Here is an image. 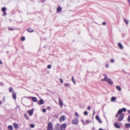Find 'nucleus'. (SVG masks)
Instances as JSON below:
<instances>
[{
    "mask_svg": "<svg viewBox=\"0 0 130 130\" xmlns=\"http://www.w3.org/2000/svg\"><path fill=\"white\" fill-rule=\"evenodd\" d=\"M104 80L105 81H107L108 83L110 85H111L113 84V82L112 80L110 78H108L107 76L105 77L104 78Z\"/></svg>",
    "mask_w": 130,
    "mask_h": 130,
    "instance_id": "f257e3e1",
    "label": "nucleus"
},
{
    "mask_svg": "<svg viewBox=\"0 0 130 130\" xmlns=\"http://www.w3.org/2000/svg\"><path fill=\"white\" fill-rule=\"evenodd\" d=\"M53 129V126L51 122H49L48 124L47 130H52Z\"/></svg>",
    "mask_w": 130,
    "mask_h": 130,
    "instance_id": "f03ea898",
    "label": "nucleus"
},
{
    "mask_svg": "<svg viewBox=\"0 0 130 130\" xmlns=\"http://www.w3.org/2000/svg\"><path fill=\"white\" fill-rule=\"evenodd\" d=\"M78 119L77 118H75L73 119L72 121V124L76 125L78 123Z\"/></svg>",
    "mask_w": 130,
    "mask_h": 130,
    "instance_id": "7ed1b4c3",
    "label": "nucleus"
},
{
    "mask_svg": "<svg viewBox=\"0 0 130 130\" xmlns=\"http://www.w3.org/2000/svg\"><path fill=\"white\" fill-rule=\"evenodd\" d=\"M67 127V125L66 123L63 124L61 125H60V130H64Z\"/></svg>",
    "mask_w": 130,
    "mask_h": 130,
    "instance_id": "20e7f679",
    "label": "nucleus"
},
{
    "mask_svg": "<svg viewBox=\"0 0 130 130\" xmlns=\"http://www.w3.org/2000/svg\"><path fill=\"white\" fill-rule=\"evenodd\" d=\"M60 127V125L59 124H56L54 126V130H59Z\"/></svg>",
    "mask_w": 130,
    "mask_h": 130,
    "instance_id": "39448f33",
    "label": "nucleus"
},
{
    "mask_svg": "<svg viewBox=\"0 0 130 130\" xmlns=\"http://www.w3.org/2000/svg\"><path fill=\"white\" fill-rule=\"evenodd\" d=\"M124 116V114L122 113L121 114L118 119V120L119 121H121L123 119Z\"/></svg>",
    "mask_w": 130,
    "mask_h": 130,
    "instance_id": "423d86ee",
    "label": "nucleus"
},
{
    "mask_svg": "<svg viewBox=\"0 0 130 130\" xmlns=\"http://www.w3.org/2000/svg\"><path fill=\"white\" fill-rule=\"evenodd\" d=\"M59 102L60 107H62L63 103L62 101L61 100V99L60 98H59Z\"/></svg>",
    "mask_w": 130,
    "mask_h": 130,
    "instance_id": "0eeeda50",
    "label": "nucleus"
},
{
    "mask_svg": "<svg viewBox=\"0 0 130 130\" xmlns=\"http://www.w3.org/2000/svg\"><path fill=\"white\" fill-rule=\"evenodd\" d=\"M65 116H61L59 119V121L60 122H61L62 121H64L65 120L66 118Z\"/></svg>",
    "mask_w": 130,
    "mask_h": 130,
    "instance_id": "6e6552de",
    "label": "nucleus"
},
{
    "mask_svg": "<svg viewBox=\"0 0 130 130\" xmlns=\"http://www.w3.org/2000/svg\"><path fill=\"white\" fill-rule=\"evenodd\" d=\"M95 119L97 120L99 123H102V121L101 120L100 118L98 115H97L95 117Z\"/></svg>",
    "mask_w": 130,
    "mask_h": 130,
    "instance_id": "1a4fd4ad",
    "label": "nucleus"
},
{
    "mask_svg": "<svg viewBox=\"0 0 130 130\" xmlns=\"http://www.w3.org/2000/svg\"><path fill=\"white\" fill-rule=\"evenodd\" d=\"M12 94L13 98L14 100H15L16 99V93L15 91H14L12 92Z\"/></svg>",
    "mask_w": 130,
    "mask_h": 130,
    "instance_id": "9d476101",
    "label": "nucleus"
},
{
    "mask_svg": "<svg viewBox=\"0 0 130 130\" xmlns=\"http://www.w3.org/2000/svg\"><path fill=\"white\" fill-rule=\"evenodd\" d=\"M29 98H32V101L34 102H36L37 101V98L35 97H29Z\"/></svg>",
    "mask_w": 130,
    "mask_h": 130,
    "instance_id": "9b49d317",
    "label": "nucleus"
},
{
    "mask_svg": "<svg viewBox=\"0 0 130 130\" xmlns=\"http://www.w3.org/2000/svg\"><path fill=\"white\" fill-rule=\"evenodd\" d=\"M33 109H32L31 110L29 111L28 113L30 116L32 115L33 114Z\"/></svg>",
    "mask_w": 130,
    "mask_h": 130,
    "instance_id": "f8f14e48",
    "label": "nucleus"
},
{
    "mask_svg": "<svg viewBox=\"0 0 130 130\" xmlns=\"http://www.w3.org/2000/svg\"><path fill=\"white\" fill-rule=\"evenodd\" d=\"M13 125L15 129H17L18 127V125L17 123H15L13 124Z\"/></svg>",
    "mask_w": 130,
    "mask_h": 130,
    "instance_id": "ddd939ff",
    "label": "nucleus"
},
{
    "mask_svg": "<svg viewBox=\"0 0 130 130\" xmlns=\"http://www.w3.org/2000/svg\"><path fill=\"white\" fill-rule=\"evenodd\" d=\"M44 103L43 100L42 99H41L39 101V102L38 103V104L39 105H42Z\"/></svg>",
    "mask_w": 130,
    "mask_h": 130,
    "instance_id": "4468645a",
    "label": "nucleus"
},
{
    "mask_svg": "<svg viewBox=\"0 0 130 130\" xmlns=\"http://www.w3.org/2000/svg\"><path fill=\"white\" fill-rule=\"evenodd\" d=\"M114 126L115 127L117 128H120V126L119 125V124L115 122L114 124Z\"/></svg>",
    "mask_w": 130,
    "mask_h": 130,
    "instance_id": "2eb2a0df",
    "label": "nucleus"
},
{
    "mask_svg": "<svg viewBox=\"0 0 130 130\" xmlns=\"http://www.w3.org/2000/svg\"><path fill=\"white\" fill-rule=\"evenodd\" d=\"M118 45L119 48L120 49H122L123 48V47L121 43H118Z\"/></svg>",
    "mask_w": 130,
    "mask_h": 130,
    "instance_id": "dca6fc26",
    "label": "nucleus"
},
{
    "mask_svg": "<svg viewBox=\"0 0 130 130\" xmlns=\"http://www.w3.org/2000/svg\"><path fill=\"white\" fill-rule=\"evenodd\" d=\"M27 30V31L29 32H32L34 31L33 29H31L30 28H28Z\"/></svg>",
    "mask_w": 130,
    "mask_h": 130,
    "instance_id": "f3484780",
    "label": "nucleus"
},
{
    "mask_svg": "<svg viewBox=\"0 0 130 130\" xmlns=\"http://www.w3.org/2000/svg\"><path fill=\"white\" fill-rule=\"evenodd\" d=\"M125 127L126 128L130 127V123H126L125 125Z\"/></svg>",
    "mask_w": 130,
    "mask_h": 130,
    "instance_id": "a211bd4d",
    "label": "nucleus"
},
{
    "mask_svg": "<svg viewBox=\"0 0 130 130\" xmlns=\"http://www.w3.org/2000/svg\"><path fill=\"white\" fill-rule=\"evenodd\" d=\"M116 89L118 91H120L121 90V87L119 86H117L116 87Z\"/></svg>",
    "mask_w": 130,
    "mask_h": 130,
    "instance_id": "6ab92c4d",
    "label": "nucleus"
},
{
    "mask_svg": "<svg viewBox=\"0 0 130 130\" xmlns=\"http://www.w3.org/2000/svg\"><path fill=\"white\" fill-rule=\"evenodd\" d=\"M61 10V9L60 7H59L57 9V12H60Z\"/></svg>",
    "mask_w": 130,
    "mask_h": 130,
    "instance_id": "aec40b11",
    "label": "nucleus"
},
{
    "mask_svg": "<svg viewBox=\"0 0 130 130\" xmlns=\"http://www.w3.org/2000/svg\"><path fill=\"white\" fill-rule=\"evenodd\" d=\"M13 128V126L11 125H9L8 126V129L9 130H12Z\"/></svg>",
    "mask_w": 130,
    "mask_h": 130,
    "instance_id": "412c9836",
    "label": "nucleus"
},
{
    "mask_svg": "<svg viewBox=\"0 0 130 130\" xmlns=\"http://www.w3.org/2000/svg\"><path fill=\"white\" fill-rule=\"evenodd\" d=\"M24 116L27 120H29V118L26 113H25L24 114Z\"/></svg>",
    "mask_w": 130,
    "mask_h": 130,
    "instance_id": "4be33fe9",
    "label": "nucleus"
},
{
    "mask_svg": "<svg viewBox=\"0 0 130 130\" xmlns=\"http://www.w3.org/2000/svg\"><path fill=\"white\" fill-rule=\"evenodd\" d=\"M116 99V98L114 97H112L111 98V101L112 102L115 101Z\"/></svg>",
    "mask_w": 130,
    "mask_h": 130,
    "instance_id": "5701e85b",
    "label": "nucleus"
},
{
    "mask_svg": "<svg viewBox=\"0 0 130 130\" xmlns=\"http://www.w3.org/2000/svg\"><path fill=\"white\" fill-rule=\"evenodd\" d=\"M91 122V121H89L88 120H87L86 121V125L87 124H88L89 123Z\"/></svg>",
    "mask_w": 130,
    "mask_h": 130,
    "instance_id": "b1692460",
    "label": "nucleus"
},
{
    "mask_svg": "<svg viewBox=\"0 0 130 130\" xmlns=\"http://www.w3.org/2000/svg\"><path fill=\"white\" fill-rule=\"evenodd\" d=\"M6 10V8L5 7H3L2 9V11L3 12H5Z\"/></svg>",
    "mask_w": 130,
    "mask_h": 130,
    "instance_id": "393cba45",
    "label": "nucleus"
},
{
    "mask_svg": "<svg viewBox=\"0 0 130 130\" xmlns=\"http://www.w3.org/2000/svg\"><path fill=\"white\" fill-rule=\"evenodd\" d=\"M122 112V110L121 109H119L117 113L118 114H121Z\"/></svg>",
    "mask_w": 130,
    "mask_h": 130,
    "instance_id": "a878e982",
    "label": "nucleus"
},
{
    "mask_svg": "<svg viewBox=\"0 0 130 130\" xmlns=\"http://www.w3.org/2000/svg\"><path fill=\"white\" fill-rule=\"evenodd\" d=\"M72 82L74 83L75 84H76V83L74 80V77L73 76L72 78Z\"/></svg>",
    "mask_w": 130,
    "mask_h": 130,
    "instance_id": "bb28decb",
    "label": "nucleus"
},
{
    "mask_svg": "<svg viewBox=\"0 0 130 130\" xmlns=\"http://www.w3.org/2000/svg\"><path fill=\"white\" fill-rule=\"evenodd\" d=\"M124 21L125 22V23L126 24H128L129 22L127 20H126L125 19H124Z\"/></svg>",
    "mask_w": 130,
    "mask_h": 130,
    "instance_id": "cd10ccee",
    "label": "nucleus"
},
{
    "mask_svg": "<svg viewBox=\"0 0 130 130\" xmlns=\"http://www.w3.org/2000/svg\"><path fill=\"white\" fill-rule=\"evenodd\" d=\"M9 91L10 92H11L13 90V89H12V87H10L9 88Z\"/></svg>",
    "mask_w": 130,
    "mask_h": 130,
    "instance_id": "c85d7f7f",
    "label": "nucleus"
},
{
    "mask_svg": "<svg viewBox=\"0 0 130 130\" xmlns=\"http://www.w3.org/2000/svg\"><path fill=\"white\" fill-rule=\"evenodd\" d=\"M25 40V38L24 37H22L21 38V40L22 41H24Z\"/></svg>",
    "mask_w": 130,
    "mask_h": 130,
    "instance_id": "c756f323",
    "label": "nucleus"
},
{
    "mask_svg": "<svg viewBox=\"0 0 130 130\" xmlns=\"http://www.w3.org/2000/svg\"><path fill=\"white\" fill-rule=\"evenodd\" d=\"M65 86L66 87H69L70 86V85L69 84H65Z\"/></svg>",
    "mask_w": 130,
    "mask_h": 130,
    "instance_id": "7c9ffc66",
    "label": "nucleus"
},
{
    "mask_svg": "<svg viewBox=\"0 0 130 130\" xmlns=\"http://www.w3.org/2000/svg\"><path fill=\"white\" fill-rule=\"evenodd\" d=\"M122 111H123L124 112H125L126 111V109L125 108H122Z\"/></svg>",
    "mask_w": 130,
    "mask_h": 130,
    "instance_id": "2f4dec72",
    "label": "nucleus"
},
{
    "mask_svg": "<svg viewBox=\"0 0 130 130\" xmlns=\"http://www.w3.org/2000/svg\"><path fill=\"white\" fill-rule=\"evenodd\" d=\"M30 127L32 128H34L35 127V125L33 124H30Z\"/></svg>",
    "mask_w": 130,
    "mask_h": 130,
    "instance_id": "473e14b6",
    "label": "nucleus"
},
{
    "mask_svg": "<svg viewBox=\"0 0 130 130\" xmlns=\"http://www.w3.org/2000/svg\"><path fill=\"white\" fill-rule=\"evenodd\" d=\"M84 115H85L86 116V115H88V113L86 111L84 112Z\"/></svg>",
    "mask_w": 130,
    "mask_h": 130,
    "instance_id": "72a5a7b5",
    "label": "nucleus"
},
{
    "mask_svg": "<svg viewBox=\"0 0 130 130\" xmlns=\"http://www.w3.org/2000/svg\"><path fill=\"white\" fill-rule=\"evenodd\" d=\"M51 67V65H48L47 67V68L48 69H50Z\"/></svg>",
    "mask_w": 130,
    "mask_h": 130,
    "instance_id": "f704fd0d",
    "label": "nucleus"
},
{
    "mask_svg": "<svg viewBox=\"0 0 130 130\" xmlns=\"http://www.w3.org/2000/svg\"><path fill=\"white\" fill-rule=\"evenodd\" d=\"M46 109L45 108H44L42 110V112H43L44 113H45L46 112Z\"/></svg>",
    "mask_w": 130,
    "mask_h": 130,
    "instance_id": "c9c22d12",
    "label": "nucleus"
},
{
    "mask_svg": "<svg viewBox=\"0 0 130 130\" xmlns=\"http://www.w3.org/2000/svg\"><path fill=\"white\" fill-rule=\"evenodd\" d=\"M127 121L130 122V116H129L127 119Z\"/></svg>",
    "mask_w": 130,
    "mask_h": 130,
    "instance_id": "e433bc0d",
    "label": "nucleus"
},
{
    "mask_svg": "<svg viewBox=\"0 0 130 130\" xmlns=\"http://www.w3.org/2000/svg\"><path fill=\"white\" fill-rule=\"evenodd\" d=\"M59 79H60V82L61 83H63V80H62V79L61 78H60Z\"/></svg>",
    "mask_w": 130,
    "mask_h": 130,
    "instance_id": "4c0bfd02",
    "label": "nucleus"
},
{
    "mask_svg": "<svg viewBox=\"0 0 130 130\" xmlns=\"http://www.w3.org/2000/svg\"><path fill=\"white\" fill-rule=\"evenodd\" d=\"M75 115L77 117H78L79 116L77 112H75Z\"/></svg>",
    "mask_w": 130,
    "mask_h": 130,
    "instance_id": "58836bf2",
    "label": "nucleus"
},
{
    "mask_svg": "<svg viewBox=\"0 0 130 130\" xmlns=\"http://www.w3.org/2000/svg\"><path fill=\"white\" fill-rule=\"evenodd\" d=\"M91 108V107L90 106H88L87 107V109L88 110H90Z\"/></svg>",
    "mask_w": 130,
    "mask_h": 130,
    "instance_id": "ea45409f",
    "label": "nucleus"
},
{
    "mask_svg": "<svg viewBox=\"0 0 130 130\" xmlns=\"http://www.w3.org/2000/svg\"><path fill=\"white\" fill-rule=\"evenodd\" d=\"M110 62H114V60L113 59H111L110 60Z\"/></svg>",
    "mask_w": 130,
    "mask_h": 130,
    "instance_id": "a19ab883",
    "label": "nucleus"
},
{
    "mask_svg": "<svg viewBox=\"0 0 130 130\" xmlns=\"http://www.w3.org/2000/svg\"><path fill=\"white\" fill-rule=\"evenodd\" d=\"M106 67L107 68L109 67V65L108 64H107L106 65Z\"/></svg>",
    "mask_w": 130,
    "mask_h": 130,
    "instance_id": "79ce46f5",
    "label": "nucleus"
},
{
    "mask_svg": "<svg viewBox=\"0 0 130 130\" xmlns=\"http://www.w3.org/2000/svg\"><path fill=\"white\" fill-rule=\"evenodd\" d=\"M9 30H13V28H9Z\"/></svg>",
    "mask_w": 130,
    "mask_h": 130,
    "instance_id": "37998d69",
    "label": "nucleus"
},
{
    "mask_svg": "<svg viewBox=\"0 0 130 130\" xmlns=\"http://www.w3.org/2000/svg\"><path fill=\"white\" fill-rule=\"evenodd\" d=\"M102 24L103 25H105L106 24V23L105 22H104L102 23Z\"/></svg>",
    "mask_w": 130,
    "mask_h": 130,
    "instance_id": "c03bdc74",
    "label": "nucleus"
},
{
    "mask_svg": "<svg viewBox=\"0 0 130 130\" xmlns=\"http://www.w3.org/2000/svg\"><path fill=\"white\" fill-rule=\"evenodd\" d=\"M119 115V114H118V113L116 114V118L117 117H118V115Z\"/></svg>",
    "mask_w": 130,
    "mask_h": 130,
    "instance_id": "a18cd8bd",
    "label": "nucleus"
},
{
    "mask_svg": "<svg viewBox=\"0 0 130 130\" xmlns=\"http://www.w3.org/2000/svg\"><path fill=\"white\" fill-rule=\"evenodd\" d=\"M4 12V15H6V14H7V13H6V12Z\"/></svg>",
    "mask_w": 130,
    "mask_h": 130,
    "instance_id": "49530a36",
    "label": "nucleus"
},
{
    "mask_svg": "<svg viewBox=\"0 0 130 130\" xmlns=\"http://www.w3.org/2000/svg\"><path fill=\"white\" fill-rule=\"evenodd\" d=\"M82 122H83V124H84V125H86V123H84V121H82Z\"/></svg>",
    "mask_w": 130,
    "mask_h": 130,
    "instance_id": "de8ad7c7",
    "label": "nucleus"
},
{
    "mask_svg": "<svg viewBox=\"0 0 130 130\" xmlns=\"http://www.w3.org/2000/svg\"><path fill=\"white\" fill-rule=\"evenodd\" d=\"M3 64V62L2 61L0 60V64Z\"/></svg>",
    "mask_w": 130,
    "mask_h": 130,
    "instance_id": "09e8293b",
    "label": "nucleus"
},
{
    "mask_svg": "<svg viewBox=\"0 0 130 130\" xmlns=\"http://www.w3.org/2000/svg\"><path fill=\"white\" fill-rule=\"evenodd\" d=\"M94 112H95V110H94L93 111V116H94Z\"/></svg>",
    "mask_w": 130,
    "mask_h": 130,
    "instance_id": "8fccbe9b",
    "label": "nucleus"
},
{
    "mask_svg": "<svg viewBox=\"0 0 130 130\" xmlns=\"http://www.w3.org/2000/svg\"><path fill=\"white\" fill-rule=\"evenodd\" d=\"M130 114V110H128L127 111Z\"/></svg>",
    "mask_w": 130,
    "mask_h": 130,
    "instance_id": "3c124183",
    "label": "nucleus"
},
{
    "mask_svg": "<svg viewBox=\"0 0 130 130\" xmlns=\"http://www.w3.org/2000/svg\"><path fill=\"white\" fill-rule=\"evenodd\" d=\"M104 80V79H101V81H103Z\"/></svg>",
    "mask_w": 130,
    "mask_h": 130,
    "instance_id": "603ef678",
    "label": "nucleus"
},
{
    "mask_svg": "<svg viewBox=\"0 0 130 130\" xmlns=\"http://www.w3.org/2000/svg\"><path fill=\"white\" fill-rule=\"evenodd\" d=\"M103 76H107V75H106L105 74H103Z\"/></svg>",
    "mask_w": 130,
    "mask_h": 130,
    "instance_id": "864d4df0",
    "label": "nucleus"
},
{
    "mask_svg": "<svg viewBox=\"0 0 130 130\" xmlns=\"http://www.w3.org/2000/svg\"><path fill=\"white\" fill-rule=\"evenodd\" d=\"M99 130H103L102 128H100Z\"/></svg>",
    "mask_w": 130,
    "mask_h": 130,
    "instance_id": "5fc2aeb1",
    "label": "nucleus"
},
{
    "mask_svg": "<svg viewBox=\"0 0 130 130\" xmlns=\"http://www.w3.org/2000/svg\"><path fill=\"white\" fill-rule=\"evenodd\" d=\"M50 107H47V109H50Z\"/></svg>",
    "mask_w": 130,
    "mask_h": 130,
    "instance_id": "6e6d98bb",
    "label": "nucleus"
},
{
    "mask_svg": "<svg viewBox=\"0 0 130 130\" xmlns=\"http://www.w3.org/2000/svg\"><path fill=\"white\" fill-rule=\"evenodd\" d=\"M1 101H0V105H1Z\"/></svg>",
    "mask_w": 130,
    "mask_h": 130,
    "instance_id": "4d7b16f0",
    "label": "nucleus"
},
{
    "mask_svg": "<svg viewBox=\"0 0 130 130\" xmlns=\"http://www.w3.org/2000/svg\"><path fill=\"white\" fill-rule=\"evenodd\" d=\"M46 47V46H44V48H45Z\"/></svg>",
    "mask_w": 130,
    "mask_h": 130,
    "instance_id": "13d9d810",
    "label": "nucleus"
},
{
    "mask_svg": "<svg viewBox=\"0 0 130 130\" xmlns=\"http://www.w3.org/2000/svg\"><path fill=\"white\" fill-rule=\"evenodd\" d=\"M128 1L129 3L130 2V0H128Z\"/></svg>",
    "mask_w": 130,
    "mask_h": 130,
    "instance_id": "bf43d9fd",
    "label": "nucleus"
},
{
    "mask_svg": "<svg viewBox=\"0 0 130 130\" xmlns=\"http://www.w3.org/2000/svg\"><path fill=\"white\" fill-rule=\"evenodd\" d=\"M8 52H9V51H7V53H8Z\"/></svg>",
    "mask_w": 130,
    "mask_h": 130,
    "instance_id": "052dcab7",
    "label": "nucleus"
},
{
    "mask_svg": "<svg viewBox=\"0 0 130 130\" xmlns=\"http://www.w3.org/2000/svg\"><path fill=\"white\" fill-rule=\"evenodd\" d=\"M15 109H17V107H16L15 108Z\"/></svg>",
    "mask_w": 130,
    "mask_h": 130,
    "instance_id": "680f3d73",
    "label": "nucleus"
},
{
    "mask_svg": "<svg viewBox=\"0 0 130 130\" xmlns=\"http://www.w3.org/2000/svg\"><path fill=\"white\" fill-rule=\"evenodd\" d=\"M129 3V5H130V2Z\"/></svg>",
    "mask_w": 130,
    "mask_h": 130,
    "instance_id": "e2e57ef3",
    "label": "nucleus"
}]
</instances>
